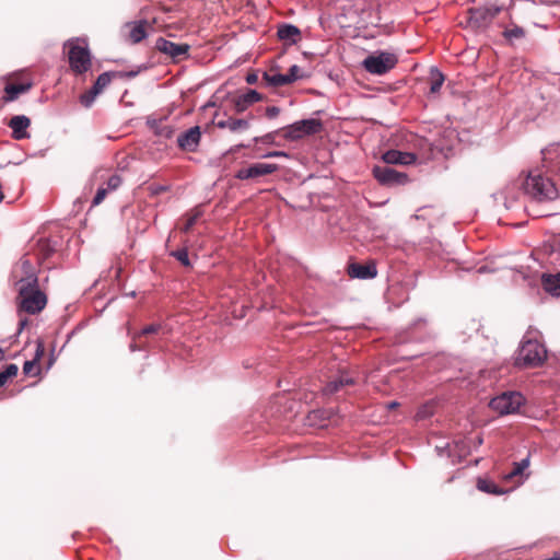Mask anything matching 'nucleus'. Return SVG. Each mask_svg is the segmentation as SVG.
Segmentation results:
<instances>
[{
    "mask_svg": "<svg viewBox=\"0 0 560 560\" xmlns=\"http://www.w3.org/2000/svg\"><path fill=\"white\" fill-rule=\"evenodd\" d=\"M98 94L100 93L92 86V89L80 96V102L84 107H90Z\"/></svg>",
    "mask_w": 560,
    "mask_h": 560,
    "instance_id": "nucleus-36",
    "label": "nucleus"
},
{
    "mask_svg": "<svg viewBox=\"0 0 560 560\" xmlns=\"http://www.w3.org/2000/svg\"><path fill=\"white\" fill-rule=\"evenodd\" d=\"M19 368L14 363L7 364L0 372V387H3L9 381L18 375Z\"/></svg>",
    "mask_w": 560,
    "mask_h": 560,
    "instance_id": "nucleus-30",
    "label": "nucleus"
},
{
    "mask_svg": "<svg viewBox=\"0 0 560 560\" xmlns=\"http://www.w3.org/2000/svg\"><path fill=\"white\" fill-rule=\"evenodd\" d=\"M528 458L522 459L520 463H514V468L509 474L505 475L504 479L509 481H512L515 478L521 479L523 471L528 467Z\"/></svg>",
    "mask_w": 560,
    "mask_h": 560,
    "instance_id": "nucleus-31",
    "label": "nucleus"
},
{
    "mask_svg": "<svg viewBox=\"0 0 560 560\" xmlns=\"http://www.w3.org/2000/svg\"><path fill=\"white\" fill-rule=\"evenodd\" d=\"M547 358V350L537 340L524 341L517 352L515 364L521 368H536L544 363Z\"/></svg>",
    "mask_w": 560,
    "mask_h": 560,
    "instance_id": "nucleus-4",
    "label": "nucleus"
},
{
    "mask_svg": "<svg viewBox=\"0 0 560 560\" xmlns=\"http://www.w3.org/2000/svg\"><path fill=\"white\" fill-rule=\"evenodd\" d=\"M348 275L350 278L373 279L377 275L376 265L372 260L364 265L357 262L350 264L348 266Z\"/></svg>",
    "mask_w": 560,
    "mask_h": 560,
    "instance_id": "nucleus-18",
    "label": "nucleus"
},
{
    "mask_svg": "<svg viewBox=\"0 0 560 560\" xmlns=\"http://www.w3.org/2000/svg\"><path fill=\"white\" fill-rule=\"evenodd\" d=\"M155 49L168 56L173 61L179 62L189 56L190 46L188 44H177L160 37L155 42Z\"/></svg>",
    "mask_w": 560,
    "mask_h": 560,
    "instance_id": "nucleus-10",
    "label": "nucleus"
},
{
    "mask_svg": "<svg viewBox=\"0 0 560 560\" xmlns=\"http://www.w3.org/2000/svg\"><path fill=\"white\" fill-rule=\"evenodd\" d=\"M444 80H445V78L439 69L431 68L430 75H429L430 93L431 94L439 93L444 83Z\"/></svg>",
    "mask_w": 560,
    "mask_h": 560,
    "instance_id": "nucleus-28",
    "label": "nucleus"
},
{
    "mask_svg": "<svg viewBox=\"0 0 560 560\" xmlns=\"http://www.w3.org/2000/svg\"><path fill=\"white\" fill-rule=\"evenodd\" d=\"M31 88V82L7 83V85L4 86V95L1 100L3 103L13 102L18 98L20 94L27 92Z\"/></svg>",
    "mask_w": 560,
    "mask_h": 560,
    "instance_id": "nucleus-22",
    "label": "nucleus"
},
{
    "mask_svg": "<svg viewBox=\"0 0 560 560\" xmlns=\"http://www.w3.org/2000/svg\"><path fill=\"white\" fill-rule=\"evenodd\" d=\"M525 398L518 392H505L492 398L489 407L499 415L515 413L524 405Z\"/></svg>",
    "mask_w": 560,
    "mask_h": 560,
    "instance_id": "nucleus-7",
    "label": "nucleus"
},
{
    "mask_svg": "<svg viewBox=\"0 0 560 560\" xmlns=\"http://www.w3.org/2000/svg\"><path fill=\"white\" fill-rule=\"evenodd\" d=\"M262 81L268 86H283L290 84V79L287 74L276 73L273 70L266 71L262 75Z\"/></svg>",
    "mask_w": 560,
    "mask_h": 560,
    "instance_id": "nucleus-26",
    "label": "nucleus"
},
{
    "mask_svg": "<svg viewBox=\"0 0 560 560\" xmlns=\"http://www.w3.org/2000/svg\"><path fill=\"white\" fill-rule=\"evenodd\" d=\"M112 81V75L109 72H104L98 75L93 88L101 93Z\"/></svg>",
    "mask_w": 560,
    "mask_h": 560,
    "instance_id": "nucleus-34",
    "label": "nucleus"
},
{
    "mask_svg": "<svg viewBox=\"0 0 560 560\" xmlns=\"http://www.w3.org/2000/svg\"><path fill=\"white\" fill-rule=\"evenodd\" d=\"M417 156L415 153L410 152H401L398 150H388L383 154V161L386 164H400V165H409L415 163Z\"/></svg>",
    "mask_w": 560,
    "mask_h": 560,
    "instance_id": "nucleus-20",
    "label": "nucleus"
},
{
    "mask_svg": "<svg viewBox=\"0 0 560 560\" xmlns=\"http://www.w3.org/2000/svg\"><path fill=\"white\" fill-rule=\"evenodd\" d=\"M300 68L296 65H293L289 72L287 73V78L290 79V84L296 81L301 75L299 74Z\"/></svg>",
    "mask_w": 560,
    "mask_h": 560,
    "instance_id": "nucleus-39",
    "label": "nucleus"
},
{
    "mask_svg": "<svg viewBox=\"0 0 560 560\" xmlns=\"http://www.w3.org/2000/svg\"><path fill=\"white\" fill-rule=\"evenodd\" d=\"M388 406H389V408H395L396 406H398V404L396 401H393Z\"/></svg>",
    "mask_w": 560,
    "mask_h": 560,
    "instance_id": "nucleus-47",
    "label": "nucleus"
},
{
    "mask_svg": "<svg viewBox=\"0 0 560 560\" xmlns=\"http://www.w3.org/2000/svg\"><path fill=\"white\" fill-rule=\"evenodd\" d=\"M27 324H28V319L27 318H21L20 323H19L20 330H22Z\"/></svg>",
    "mask_w": 560,
    "mask_h": 560,
    "instance_id": "nucleus-46",
    "label": "nucleus"
},
{
    "mask_svg": "<svg viewBox=\"0 0 560 560\" xmlns=\"http://www.w3.org/2000/svg\"><path fill=\"white\" fill-rule=\"evenodd\" d=\"M16 293L15 304L19 315L22 313L37 315L48 303L47 294L40 290L39 283L20 288Z\"/></svg>",
    "mask_w": 560,
    "mask_h": 560,
    "instance_id": "nucleus-2",
    "label": "nucleus"
},
{
    "mask_svg": "<svg viewBox=\"0 0 560 560\" xmlns=\"http://www.w3.org/2000/svg\"><path fill=\"white\" fill-rule=\"evenodd\" d=\"M374 177L382 185H399L405 184L408 180V176L404 173H399L388 165H376L372 171Z\"/></svg>",
    "mask_w": 560,
    "mask_h": 560,
    "instance_id": "nucleus-12",
    "label": "nucleus"
},
{
    "mask_svg": "<svg viewBox=\"0 0 560 560\" xmlns=\"http://www.w3.org/2000/svg\"><path fill=\"white\" fill-rule=\"evenodd\" d=\"M10 281L15 290L38 283V271L28 255L22 256L12 267Z\"/></svg>",
    "mask_w": 560,
    "mask_h": 560,
    "instance_id": "nucleus-3",
    "label": "nucleus"
},
{
    "mask_svg": "<svg viewBox=\"0 0 560 560\" xmlns=\"http://www.w3.org/2000/svg\"><path fill=\"white\" fill-rule=\"evenodd\" d=\"M477 488L480 491L490 493V494H502L503 491L492 481L486 480V479H478L477 481Z\"/></svg>",
    "mask_w": 560,
    "mask_h": 560,
    "instance_id": "nucleus-32",
    "label": "nucleus"
},
{
    "mask_svg": "<svg viewBox=\"0 0 560 560\" xmlns=\"http://www.w3.org/2000/svg\"><path fill=\"white\" fill-rule=\"evenodd\" d=\"M45 354V346L44 342L38 340L36 342V351L35 355L32 360L26 361L23 366V372L26 375H37L39 374V369L37 368V363L40 360V358Z\"/></svg>",
    "mask_w": 560,
    "mask_h": 560,
    "instance_id": "nucleus-24",
    "label": "nucleus"
},
{
    "mask_svg": "<svg viewBox=\"0 0 560 560\" xmlns=\"http://www.w3.org/2000/svg\"><path fill=\"white\" fill-rule=\"evenodd\" d=\"M355 383L357 378L350 372L341 371L336 377L327 382L323 388V393L325 395H334Z\"/></svg>",
    "mask_w": 560,
    "mask_h": 560,
    "instance_id": "nucleus-14",
    "label": "nucleus"
},
{
    "mask_svg": "<svg viewBox=\"0 0 560 560\" xmlns=\"http://www.w3.org/2000/svg\"><path fill=\"white\" fill-rule=\"evenodd\" d=\"M397 62L398 58L395 54L380 51L368 56L363 60V67L369 73L383 75L395 68Z\"/></svg>",
    "mask_w": 560,
    "mask_h": 560,
    "instance_id": "nucleus-6",
    "label": "nucleus"
},
{
    "mask_svg": "<svg viewBox=\"0 0 560 560\" xmlns=\"http://www.w3.org/2000/svg\"><path fill=\"white\" fill-rule=\"evenodd\" d=\"M280 113V108L277 106H270L266 109V116L270 119L276 118Z\"/></svg>",
    "mask_w": 560,
    "mask_h": 560,
    "instance_id": "nucleus-40",
    "label": "nucleus"
},
{
    "mask_svg": "<svg viewBox=\"0 0 560 560\" xmlns=\"http://www.w3.org/2000/svg\"><path fill=\"white\" fill-rule=\"evenodd\" d=\"M499 7H482L468 10V25L476 31L487 30L500 13Z\"/></svg>",
    "mask_w": 560,
    "mask_h": 560,
    "instance_id": "nucleus-9",
    "label": "nucleus"
},
{
    "mask_svg": "<svg viewBox=\"0 0 560 560\" xmlns=\"http://www.w3.org/2000/svg\"><path fill=\"white\" fill-rule=\"evenodd\" d=\"M9 128L12 130V138L14 140L28 139L31 137L27 129L31 126V119L25 115L13 116L9 122Z\"/></svg>",
    "mask_w": 560,
    "mask_h": 560,
    "instance_id": "nucleus-17",
    "label": "nucleus"
},
{
    "mask_svg": "<svg viewBox=\"0 0 560 560\" xmlns=\"http://www.w3.org/2000/svg\"><path fill=\"white\" fill-rule=\"evenodd\" d=\"M261 95L255 90H248L234 98V107L237 114L245 112L252 104L259 102Z\"/></svg>",
    "mask_w": 560,
    "mask_h": 560,
    "instance_id": "nucleus-21",
    "label": "nucleus"
},
{
    "mask_svg": "<svg viewBox=\"0 0 560 560\" xmlns=\"http://www.w3.org/2000/svg\"><path fill=\"white\" fill-rule=\"evenodd\" d=\"M278 170L277 164L272 163H254L246 167H242L235 174V177L241 180L257 179L259 177L275 173Z\"/></svg>",
    "mask_w": 560,
    "mask_h": 560,
    "instance_id": "nucleus-11",
    "label": "nucleus"
},
{
    "mask_svg": "<svg viewBox=\"0 0 560 560\" xmlns=\"http://www.w3.org/2000/svg\"><path fill=\"white\" fill-rule=\"evenodd\" d=\"M158 133L166 138H171L174 133V130L168 126H164L161 129H159Z\"/></svg>",
    "mask_w": 560,
    "mask_h": 560,
    "instance_id": "nucleus-41",
    "label": "nucleus"
},
{
    "mask_svg": "<svg viewBox=\"0 0 560 560\" xmlns=\"http://www.w3.org/2000/svg\"><path fill=\"white\" fill-rule=\"evenodd\" d=\"M541 285L546 292L553 296H560V272L544 273L541 276Z\"/></svg>",
    "mask_w": 560,
    "mask_h": 560,
    "instance_id": "nucleus-25",
    "label": "nucleus"
},
{
    "mask_svg": "<svg viewBox=\"0 0 560 560\" xmlns=\"http://www.w3.org/2000/svg\"><path fill=\"white\" fill-rule=\"evenodd\" d=\"M36 255L38 262L42 264L45 259L49 258L55 252L54 246H51L50 242L46 238H40L36 244Z\"/></svg>",
    "mask_w": 560,
    "mask_h": 560,
    "instance_id": "nucleus-27",
    "label": "nucleus"
},
{
    "mask_svg": "<svg viewBox=\"0 0 560 560\" xmlns=\"http://www.w3.org/2000/svg\"><path fill=\"white\" fill-rule=\"evenodd\" d=\"M200 138V127L195 126L178 136L177 144L183 151L195 152L199 145Z\"/></svg>",
    "mask_w": 560,
    "mask_h": 560,
    "instance_id": "nucleus-16",
    "label": "nucleus"
},
{
    "mask_svg": "<svg viewBox=\"0 0 560 560\" xmlns=\"http://www.w3.org/2000/svg\"><path fill=\"white\" fill-rule=\"evenodd\" d=\"M266 158H277V156H287V153L283 151H272L265 155Z\"/></svg>",
    "mask_w": 560,
    "mask_h": 560,
    "instance_id": "nucleus-44",
    "label": "nucleus"
},
{
    "mask_svg": "<svg viewBox=\"0 0 560 560\" xmlns=\"http://www.w3.org/2000/svg\"><path fill=\"white\" fill-rule=\"evenodd\" d=\"M121 177L118 176V175H112L105 186H101L98 187L93 200H92V206H98L101 205L104 199L106 198V196L112 192V191H115L116 189H118V187L121 185Z\"/></svg>",
    "mask_w": 560,
    "mask_h": 560,
    "instance_id": "nucleus-19",
    "label": "nucleus"
},
{
    "mask_svg": "<svg viewBox=\"0 0 560 560\" xmlns=\"http://www.w3.org/2000/svg\"><path fill=\"white\" fill-rule=\"evenodd\" d=\"M140 339H142V337H140L139 332H136L133 336H132V339H131V342L129 345V349L130 351L132 352H136V351H142V349L144 348L143 345H140Z\"/></svg>",
    "mask_w": 560,
    "mask_h": 560,
    "instance_id": "nucleus-38",
    "label": "nucleus"
},
{
    "mask_svg": "<svg viewBox=\"0 0 560 560\" xmlns=\"http://www.w3.org/2000/svg\"><path fill=\"white\" fill-rule=\"evenodd\" d=\"M172 256H174L183 266H185V267L190 266L187 249L183 248V249L175 250L172 253Z\"/></svg>",
    "mask_w": 560,
    "mask_h": 560,
    "instance_id": "nucleus-37",
    "label": "nucleus"
},
{
    "mask_svg": "<svg viewBox=\"0 0 560 560\" xmlns=\"http://www.w3.org/2000/svg\"><path fill=\"white\" fill-rule=\"evenodd\" d=\"M258 81V75L256 73H248L246 77V82L248 84H255Z\"/></svg>",
    "mask_w": 560,
    "mask_h": 560,
    "instance_id": "nucleus-43",
    "label": "nucleus"
},
{
    "mask_svg": "<svg viewBox=\"0 0 560 560\" xmlns=\"http://www.w3.org/2000/svg\"><path fill=\"white\" fill-rule=\"evenodd\" d=\"M140 345L144 346V348L142 349L143 351H147L151 348V342L148 340V338L140 339Z\"/></svg>",
    "mask_w": 560,
    "mask_h": 560,
    "instance_id": "nucleus-45",
    "label": "nucleus"
},
{
    "mask_svg": "<svg viewBox=\"0 0 560 560\" xmlns=\"http://www.w3.org/2000/svg\"><path fill=\"white\" fill-rule=\"evenodd\" d=\"M524 190L537 202L552 201L559 196L558 188L551 178L544 176L537 170L528 173L524 182Z\"/></svg>",
    "mask_w": 560,
    "mask_h": 560,
    "instance_id": "nucleus-1",
    "label": "nucleus"
},
{
    "mask_svg": "<svg viewBox=\"0 0 560 560\" xmlns=\"http://www.w3.org/2000/svg\"><path fill=\"white\" fill-rule=\"evenodd\" d=\"M151 25L145 20L128 22L124 25L122 30L125 33V37L131 44H138L142 39H144L148 35V28Z\"/></svg>",
    "mask_w": 560,
    "mask_h": 560,
    "instance_id": "nucleus-13",
    "label": "nucleus"
},
{
    "mask_svg": "<svg viewBox=\"0 0 560 560\" xmlns=\"http://www.w3.org/2000/svg\"><path fill=\"white\" fill-rule=\"evenodd\" d=\"M203 211L201 206L195 207L192 210H190L188 213H186V222L182 230L187 233L189 232L192 226L197 223V221L202 217Z\"/></svg>",
    "mask_w": 560,
    "mask_h": 560,
    "instance_id": "nucleus-29",
    "label": "nucleus"
},
{
    "mask_svg": "<svg viewBox=\"0 0 560 560\" xmlns=\"http://www.w3.org/2000/svg\"><path fill=\"white\" fill-rule=\"evenodd\" d=\"M68 48V60L71 70L75 74H83L92 66L91 55L88 47L80 45L79 39H70L65 44Z\"/></svg>",
    "mask_w": 560,
    "mask_h": 560,
    "instance_id": "nucleus-5",
    "label": "nucleus"
},
{
    "mask_svg": "<svg viewBox=\"0 0 560 560\" xmlns=\"http://www.w3.org/2000/svg\"><path fill=\"white\" fill-rule=\"evenodd\" d=\"M322 128L323 125L319 119L311 118L296 121L288 127L282 128L279 132H281L284 139L294 141L300 140L305 136L318 133Z\"/></svg>",
    "mask_w": 560,
    "mask_h": 560,
    "instance_id": "nucleus-8",
    "label": "nucleus"
},
{
    "mask_svg": "<svg viewBox=\"0 0 560 560\" xmlns=\"http://www.w3.org/2000/svg\"><path fill=\"white\" fill-rule=\"evenodd\" d=\"M277 35L280 40L288 44H295L301 39V31L292 24H281L278 27Z\"/></svg>",
    "mask_w": 560,
    "mask_h": 560,
    "instance_id": "nucleus-23",
    "label": "nucleus"
},
{
    "mask_svg": "<svg viewBox=\"0 0 560 560\" xmlns=\"http://www.w3.org/2000/svg\"><path fill=\"white\" fill-rule=\"evenodd\" d=\"M503 36L510 42L521 39L525 36V30L518 25H513L504 30Z\"/></svg>",
    "mask_w": 560,
    "mask_h": 560,
    "instance_id": "nucleus-33",
    "label": "nucleus"
},
{
    "mask_svg": "<svg viewBox=\"0 0 560 560\" xmlns=\"http://www.w3.org/2000/svg\"><path fill=\"white\" fill-rule=\"evenodd\" d=\"M275 139V135L273 133H267L265 135L264 137L261 138H255V141L258 142V141H261L264 143H271Z\"/></svg>",
    "mask_w": 560,
    "mask_h": 560,
    "instance_id": "nucleus-42",
    "label": "nucleus"
},
{
    "mask_svg": "<svg viewBox=\"0 0 560 560\" xmlns=\"http://www.w3.org/2000/svg\"><path fill=\"white\" fill-rule=\"evenodd\" d=\"M163 330V326L161 324H151L143 327L139 332L140 337L148 338L152 335H158Z\"/></svg>",
    "mask_w": 560,
    "mask_h": 560,
    "instance_id": "nucleus-35",
    "label": "nucleus"
},
{
    "mask_svg": "<svg viewBox=\"0 0 560 560\" xmlns=\"http://www.w3.org/2000/svg\"><path fill=\"white\" fill-rule=\"evenodd\" d=\"M215 118L217 120L214 124L219 129H226L232 133H242L250 127V121L247 118H236L233 116H224L219 118L218 115Z\"/></svg>",
    "mask_w": 560,
    "mask_h": 560,
    "instance_id": "nucleus-15",
    "label": "nucleus"
}]
</instances>
